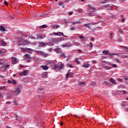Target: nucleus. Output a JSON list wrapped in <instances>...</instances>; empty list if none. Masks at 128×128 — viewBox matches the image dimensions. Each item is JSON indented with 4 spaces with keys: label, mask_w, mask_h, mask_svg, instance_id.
<instances>
[{
    "label": "nucleus",
    "mask_w": 128,
    "mask_h": 128,
    "mask_svg": "<svg viewBox=\"0 0 128 128\" xmlns=\"http://www.w3.org/2000/svg\"><path fill=\"white\" fill-rule=\"evenodd\" d=\"M64 66V64L62 63L60 66H58L56 64L54 66V68H53L54 70H56V72H60L62 68Z\"/></svg>",
    "instance_id": "nucleus-1"
},
{
    "label": "nucleus",
    "mask_w": 128,
    "mask_h": 128,
    "mask_svg": "<svg viewBox=\"0 0 128 128\" xmlns=\"http://www.w3.org/2000/svg\"><path fill=\"white\" fill-rule=\"evenodd\" d=\"M10 66L9 64H7L6 66H1V70L2 72H6L8 68H10Z\"/></svg>",
    "instance_id": "nucleus-2"
},
{
    "label": "nucleus",
    "mask_w": 128,
    "mask_h": 128,
    "mask_svg": "<svg viewBox=\"0 0 128 128\" xmlns=\"http://www.w3.org/2000/svg\"><path fill=\"white\" fill-rule=\"evenodd\" d=\"M22 92V91L20 90V88H16L14 90V94H16L17 96H18Z\"/></svg>",
    "instance_id": "nucleus-3"
},
{
    "label": "nucleus",
    "mask_w": 128,
    "mask_h": 128,
    "mask_svg": "<svg viewBox=\"0 0 128 128\" xmlns=\"http://www.w3.org/2000/svg\"><path fill=\"white\" fill-rule=\"evenodd\" d=\"M53 34L54 36H60L62 34V36H65L66 38H68V36H64V33L62 32H53Z\"/></svg>",
    "instance_id": "nucleus-4"
},
{
    "label": "nucleus",
    "mask_w": 128,
    "mask_h": 128,
    "mask_svg": "<svg viewBox=\"0 0 128 128\" xmlns=\"http://www.w3.org/2000/svg\"><path fill=\"white\" fill-rule=\"evenodd\" d=\"M91 10H93L94 11H92L91 12L88 13V16H94L96 15V13H94V10H96V9H94V8H91Z\"/></svg>",
    "instance_id": "nucleus-5"
},
{
    "label": "nucleus",
    "mask_w": 128,
    "mask_h": 128,
    "mask_svg": "<svg viewBox=\"0 0 128 128\" xmlns=\"http://www.w3.org/2000/svg\"><path fill=\"white\" fill-rule=\"evenodd\" d=\"M36 52L40 54H42V56H44V58H46V56H48V54H46L44 52L38 50L36 51Z\"/></svg>",
    "instance_id": "nucleus-6"
},
{
    "label": "nucleus",
    "mask_w": 128,
    "mask_h": 128,
    "mask_svg": "<svg viewBox=\"0 0 128 128\" xmlns=\"http://www.w3.org/2000/svg\"><path fill=\"white\" fill-rule=\"evenodd\" d=\"M11 60H12V64H16L18 62V60L14 57H12Z\"/></svg>",
    "instance_id": "nucleus-7"
},
{
    "label": "nucleus",
    "mask_w": 128,
    "mask_h": 128,
    "mask_svg": "<svg viewBox=\"0 0 128 128\" xmlns=\"http://www.w3.org/2000/svg\"><path fill=\"white\" fill-rule=\"evenodd\" d=\"M54 52H56V54H62V48H56L55 49H54Z\"/></svg>",
    "instance_id": "nucleus-8"
},
{
    "label": "nucleus",
    "mask_w": 128,
    "mask_h": 128,
    "mask_svg": "<svg viewBox=\"0 0 128 128\" xmlns=\"http://www.w3.org/2000/svg\"><path fill=\"white\" fill-rule=\"evenodd\" d=\"M40 68H42L44 70H48V66H47L42 65Z\"/></svg>",
    "instance_id": "nucleus-9"
},
{
    "label": "nucleus",
    "mask_w": 128,
    "mask_h": 128,
    "mask_svg": "<svg viewBox=\"0 0 128 128\" xmlns=\"http://www.w3.org/2000/svg\"><path fill=\"white\" fill-rule=\"evenodd\" d=\"M52 42H60V39L58 38H53L52 39Z\"/></svg>",
    "instance_id": "nucleus-10"
},
{
    "label": "nucleus",
    "mask_w": 128,
    "mask_h": 128,
    "mask_svg": "<svg viewBox=\"0 0 128 128\" xmlns=\"http://www.w3.org/2000/svg\"><path fill=\"white\" fill-rule=\"evenodd\" d=\"M0 30L2 32H4L6 31V28H4V27L3 26H0Z\"/></svg>",
    "instance_id": "nucleus-11"
},
{
    "label": "nucleus",
    "mask_w": 128,
    "mask_h": 128,
    "mask_svg": "<svg viewBox=\"0 0 128 128\" xmlns=\"http://www.w3.org/2000/svg\"><path fill=\"white\" fill-rule=\"evenodd\" d=\"M26 50H31V52H32V50H34L30 48H21V50H22L23 52H26Z\"/></svg>",
    "instance_id": "nucleus-12"
},
{
    "label": "nucleus",
    "mask_w": 128,
    "mask_h": 128,
    "mask_svg": "<svg viewBox=\"0 0 128 128\" xmlns=\"http://www.w3.org/2000/svg\"><path fill=\"white\" fill-rule=\"evenodd\" d=\"M46 44H48L47 43H44V42H39L40 46H46Z\"/></svg>",
    "instance_id": "nucleus-13"
},
{
    "label": "nucleus",
    "mask_w": 128,
    "mask_h": 128,
    "mask_svg": "<svg viewBox=\"0 0 128 128\" xmlns=\"http://www.w3.org/2000/svg\"><path fill=\"white\" fill-rule=\"evenodd\" d=\"M90 24H90V23H89V24H84V26H86V28H92L90 27Z\"/></svg>",
    "instance_id": "nucleus-14"
},
{
    "label": "nucleus",
    "mask_w": 128,
    "mask_h": 128,
    "mask_svg": "<svg viewBox=\"0 0 128 128\" xmlns=\"http://www.w3.org/2000/svg\"><path fill=\"white\" fill-rule=\"evenodd\" d=\"M110 82H111L113 84H116V80H114V78H110Z\"/></svg>",
    "instance_id": "nucleus-15"
},
{
    "label": "nucleus",
    "mask_w": 128,
    "mask_h": 128,
    "mask_svg": "<svg viewBox=\"0 0 128 128\" xmlns=\"http://www.w3.org/2000/svg\"><path fill=\"white\" fill-rule=\"evenodd\" d=\"M44 36V37H42ZM45 35L37 36V40H42L44 38H45Z\"/></svg>",
    "instance_id": "nucleus-16"
},
{
    "label": "nucleus",
    "mask_w": 128,
    "mask_h": 128,
    "mask_svg": "<svg viewBox=\"0 0 128 128\" xmlns=\"http://www.w3.org/2000/svg\"><path fill=\"white\" fill-rule=\"evenodd\" d=\"M58 5L62 6L63 8H64V2H58Z\"/></svg>",
    "instance_id": "nucleus-17"
},
{
    "label": "nucleus",
    "mask_w": 128,
    "mask_h": 128,
    "mask_svg": "<svg viewBox=\"0 0 128 128\" xmlns=\"http://www.w3.org/2000/svg\"><path fill=\"white\" fill-rule=\"evenodd\" d=\"M61 46H62V48H66H66H70V45L68 44H64L63 45H61Z\"/></svg>",
    "instance_id": "nucleus-18"
},
{
    "label": "nucleus",
    "mask_w": 128,
    "mask_h": 128,
    "mask_svg": "<svg viewBox=\"0 0 128 128\" xmlns=\"http://www.w3.org/2000/svg\"><path fill=\"white\" fill-rule=\"evenodd\" d=\"M23 44H30V41L28 40H24L23 42Z\"/></svg>",
    "instance_id": "nucleus-19"
},
{
    "label": "nucleus",
    "mask_w": 128,
    "mask_h": 128,
    "mask_svg": "<svg viewBox=\"0 0 128 128\" xmlns=\"http://www.w3.org/2000/svg\"><path fill=\"white\" fill-rule=\"evenodd\" d=\"M12 98V94L8 93L7 94V98L8 100H10V98Z\"/></svg>",
    "instance_id": "nucleus-20"
},
{
    "label": "nucleus",
    "mask_w": 128,
    "mask_h": 128,
    "mask_svg": "<svg viewBox=\"0 0 128 128\" xmlns=\"http://www.w3.org/2000/svg\"><path fill=\"white\" fill-rule=\"evenodd\" d=\"M20 74H22V76H26L28 74V70H24L22 73H20Z\"/></svg>",
    "instance_id": "nucleus-21"
},
{
    "label": "nucleus",
    "mask_w": 128,
    "mask_h": 128,
    "mask_svg": "<svg viewBox=\"0 0 128 128\" xmlns=\"http://www.w3.org/2000/svg\"><path fill=\"white\" fill-rule=\"evenodd\" d=\"M82 68H90V64H85L82 66Z\"/></svg>",
    "instance_id": "nucleus-22"
},
{
    "label": "nucleus",
    "mask_w": 128,
    "mask_h": 128,
    "mask_svg": "<svg viewBox=\"0 0 128 128\" xmlns=\"http://www.w3.org/2000/svg\"><path fill=\"white\" fill-rule=\"evenodd\" d=\"M43 78H48V72H44L42 75Z\"/></svg>",
    "instance_id": "nucleus-23"
},
{
    "label": "nucleus",
    "mask_w": 128,
    "mask_h": 128,
    "mask_svg": "<svg viewBox=\"0 0 128 128\" xmlns=\"http://www.w3.org/2000/svg\"><path fill=\"white\" fill-rule=\"evenodd\" d=\"M60 25H54L52 26V28H60Z\"/></svg>",
    "instance_id": "nucleus-24"
},
{
    "label": "nucleus",
    "mask_w": 128,
    "mask_h": 128,
    "mask_svg": "<svg viewBox=\"0 0 128 128\" xmlns=\"http://www.w3.org/2000/svg\"><path fill=\"white\" fill-rule=\"evenodd\" d=\"M1 44H2V46H8L6 42L4 41L1 42Z\"/></svg>",
    "instance_id": "nucleus-25"
},
{
    "label": "nucleus",
    "mask_w": 128,
    "mask_h": 128,
    "mask_svg": "<svg viewBox=\"0 0 128 128\" xmlns=\"http://www.w3.org/2000/svg\"><path fill=\"white\" fill-rule=\"evenodd\" d=\"M0 90H4V92L6 91V86H0Z\"/></svg>",
    "instance_id": "nucleus-26"
},
{
    "label": "nucleus",
    "mask_w": 128,
    "mask_h": 128,
    "mask_svg": "<svg viewBox=\"0 0 128 128\" xmlns=\"http://www.w3.org/2000/svg\"><path fill=\"white\" fill-rule=\"evenodd\" d=\"M114 60L116 61L117 64H122V61H120V60H118V58H115Z\"/></svg>",
    "instance_id": "nucleus-27"
},
{
    "label": "nucleus",
    "mask_w": 128,
    "mask_h": 128,
    "mask_svg": "<svg viewBox=\"0 0 128 128\" xmlns=\"http://www.w3.org/2000/svg\"><path fill=\"white\" fill-rule=\"evenodd\" d=\"M25 58H28V60L30 59V55L28 54H25Z\"/></svg>",
    "instance_id": "nucleus-28"
},
{
    "label": "nucleus",
    "mask_w": 128,
    "mask_h": 128,
    "mask_svg": "<svg viewBox=\"0 0 128 128\" xmlns=\"http://www.w3.org/2000/svg\"><path fill=\"white\" fill-rule=\"evenodd\" d=\"M0 54H2V56H4V54H6V51L2 52V50H0Z\"/></svg>",
    "instance_id": "nucleus-29"
},
{
    "label": "nucleus",
    "mask_w": 128,
    "mask_h": 128,
    "mask_svg": "<svg viewBox=\"0 0 128 128\" xmlns=\"http://www.w3.org/2000/svg\"><path fill=\"white\" fill-rule=\"evenodd\" d=\"M104 54H106V56H108V50H104L103 51Z\"/></svg>",
    "instance_id": "nucleus-30"
},
{
    "label": "nucleus",
    "mask_w": 128,
    "mask_h": 128,
    "mask_svg": "<svg viewBox=\"0 0 128 128\" xmlns=\"http://www.w3.org/2000/svg\"><path fill=\"white\" fill-rule=\"evenodd\" d=\"M67 66L68 68H72V64H67Z\"/></svg>",
    "instance_id": "nucleus-31"
},
{
    "label": "nucleus",
    "mask_w": 128,
    "mask_h": 128,
    "mask_svg": "<svg viewBox=\"0 0 128 128\" xmlns=\"http://www.w3.org/2000/svg\"><path fill=\"white\" fill-rule=\"evenodd\" d=\"M41 28H46L48 26H46V24H44L41 26Z\"/></svg>",
    "instance_id": "nucleus-32"
},
{
    "label": "nucleus",
    "mask_w": 128,
    "mask_h": 128,
    "mask_svg": "<svg viewBox=\"0 0 128 128\" xmlns=\"http://www.w3.org/2000/svg\"><path fill=\"white\" fill-rule=\"evenodd\" d=\"M112 68H118V65L116 64H112Z\"/></svg>",
    "instance_id": "nucleus-33"
},
{
    "label": "nucleus",
    "mask_w": 128,
    "mask_h": 128,
    "mask_svg": "<svg viewBox=\"0 0 128 128\" xmlns=\"http://www.w3.org/2000/svg\"><path fill=\"white\" fill-rule=\"evenodd\" d=\"M72 24H80V22H72Z\"/></svg>",
    "instance_id": "nucleus-34"
},
{
    "label": "nucleus",
    "mask_w": 128,
    "mask_h": 128,
    "mask_svg": "<svg viewBox=\"0 0 128 128\" xmlns=\"http://www.w3.org/2000/svg\"><path fill=\"white\" fill-rule=\"evenodd\" d=\"M60 56H62V58H66V55L64 54H62L60 55Z\"/></svg>",
    "instance_id": "nucleus-35"
},
{
    "label": "nucleus",
    "mask_w": 128,
    "mask_h": 128,
    "mask_svg": "<svg viewBox=\"0 0 128 128\" xmlns=\"http://www.w3.org/2000/svg\"><path fill=\"white\" fill-rule=\"evenodd\" d=\"M74 14V12H68V16H72Z\"/></svg>",
    "instance_id": "nucleus-36"
},
{
    "label": "nucleus",
    "mask_w": 128,
    "mask_h": 128,
    "mask_svg": "<svg viewBox=\"0 0 128 128\" xmlns=\"http://www.w3.org/2000/svg\"><path fill=\"white\" fill-rule=\"evenodd\" d=\"M12 84H14V85L16 84V82L15 80H12Z\"/></svg>",
    "instance_id": "nucleus-37"
},
{
    "label": "nucleus",
    "mask_w": 128,
    "mask_h": 128,
    "mask_svg": "<svg viewBox=\"0 0 128 128\" xmlns=\"http://www.w3.org/2000/svg\"><path fill=\"white\" fill-rule=\"evenodd\" d=\"M78 37H79V38H80V40H84V37L82 36H80Z\"/></svg>",
    "instance_id": "nucleus-38"
},
{
    "label": "nucleus",
    "mask_w": 128,
    "mask_h": 128,
    "mask_svg": "<svg viewBox=\"0 0 128 128\" xmlns=\"http://www.w3.org/2000/svg\"><path fill=\"white\" fill-rule=\"evenodd\" d=\"M29 38H30L31 40H34V36H29Z\"/></svg>",
    "instance_id": "nucleus-39"
},
{
    "label": "nucleus",
    "mask_w": 128,
    "mask_h": 128,
    "mask_svg": "<svg viewBox=\"0 0 128 128\" xmlns=\"http://www.w3.org/2000/svg\"><path fill=\"white\" fill-rule=\"evenodd\" d=\"M79 84L80 86H82V84H84V82H80V83H79Z\"/></svg>",
    "instance_id": "nucleus-40"
},
{
    "label": "nucleus",
    "mask_w": 128,
    "mask_h": 128,
    "mask_svg": "<svg viewBox=\"0 0 128 128\" xmlns=\"http://www.w3.org/2000/svg\"><path fill=\"white\" fill-rule=\"evenodd\" d=\"M66 78H70V72H68L66 76Z\"/></svg>",
    "instance_id": "nucleus-41"
},
{
    "label": "nucleus",
    "mask_w": 128,
    "mask_h": 128,
    "mask_svg": "<svg viewBox=\"0 0 128 128\" xmlns=\"http://www.w3.org/2000/svg\"><path fill=\"white\" fill-rule=\"evenodd\" d=\"M4 4H5V6H8V2H6V1L4 2Z\"/></svg>",
    "instance_id": "nucleus-42"
},
{
    "label": "nucleus",
    "mask_w": 128,
    "mask_h": 128,
    "mask_svg": "<svg viewBox=\"0 0 128 128\" xmlns=\"http://www.w3.org/2000/svg\"><path fill=\"white\" fill-rule=\"evenodd\" d=\"M122 92V94H126V92L123 90L122 92Z\"/></svg>",
    "instance_id": "nucleus-43"
},
{
    "label": "nucleus",
    "mask_w": 128,
    "mask_h": 128,
    "mask_svg": "<svg viewBox=\"0 0 128 128\" xmlns=\"http://www.w3.org/2000/svg\"><path fill=\"white\" fill-rule=\"evenodd\" d=\"M78 12H80V14H82V10L80 9V10H78Z\"/></svg>",
    "instance_id": "nucleus-44"
},
{
    "label": "nucleus",
    "mask_w": 128,
    "mask_h": 128,
    "mask_svg": "<svg viewBox=\"0 0 128 128\" xmlns=\"http://www.w3.org/2000/svg\"><path fill=\"white\" fill-rule=\"evenodd\" d=\"M107 2H108V0H105V1L101 2V4H106Z\"/></svg>",
    "instance_id": "nucleus-45"
},
{
    "label": "nucleus",
    "mask_w": 128,
    "mask_h": 128,
    "mask_svg": "<svg viewBox=\"0 0 128 128\" xmlns=\"http://www.w3.org/2000/svg\"><path fill=\"white\" fill-rule=\"evenodd\" d=\"M76 62H77V64H80V62L78 60H76Z\"/></svg>",
    "instance_id": "nucleus-46"
},
{
    "label": "nucleus",
    "mask_w": 128,
    "mask_h": 128,
    "mask_svg": "<svg viewBox=\"0 0 128 128\" xmlns=\"http://www.w3.org/2000/svg\"><path fill=\"white\" fill-rule=\"evenodd\" d=\"M8 84H12V80H8Z\"/></svg>",
    "instance_id": "nucleus-47"
},
{
    "label": "nucleus",
    "mask_w": 128,
    "mask_h": 128,
    "mask_svg": "<svg viewBox=\"0 0 128 128\" xmlns=\"http://www.w3.org/2000/svg\"><path fill=\"white\" fill-rule=\"evenodd\" d=\"M124 48V50H128V47H126V46H123Z\"/></svg>",
    "instance_id": "nucleus-48"
},
{
    "label": "nucleus",
    "mask_w": 128,
    "mask_h": 128,
    "mask_svg": "<svg viewBox=\"0 0 128 128\" xmlns=\"http://www.w3.org/2000/svg\"><path fill=\"white\" fill-rule=\"evenodd\" d=\"M20 68H24V66H23L22 64H20Z\"/></svg>",
    "instance_id": "nucleus-49"
},
{
    "label": "nucleus",
    "mask_w": 128,
    "mask_h": 128,
    "mask_svg": "<svg viewBox=\"0 0 128 128\" xmlns=\"http://www.w3.org/2000/svg\"><path fill=\"white\" fill-rule=\"evenodd\" d=\"M122 22H124V18H122Z\"/></svg>",
    "instance_id": "nucleus-50"
},
{
    "label": "nucleus",
    "mask_w": 128,
    "mask_h": 128,
    "mask_svg": "<svg viewBox=\"0 0 128 128\" xmlns=\"http://www.w3.org/2000/svg\"><path fill=\"white\" fill-rule=\"evenodd\" d=\"M0 76L2 78H4V76L2 75H0Z\"/></svg>",
    "instance_id": "nucleus-51"
},
{
    "label": "nucleus",
    "mask_w": 128,
    "mask_h": 128,
    "mask_svg": "<svg viewBox=\"0 0 128 128\" xmlns=\"http://www.w3.org/2000/svg\"><path fill=\"white\" fill-rule=\"evenodd\" d=\"M3 64H4V63H2V62H0V66H2Z\"/></svg>",
    "instance_id": "nucleus-52"
},
{
    "label": "nucleus",
    "mask_w": 128,
    "mask_h": 128,
    "mask_svg": "<svg viewBox=\"0 0 128 128\" xmlns=\"http://www.w3.org/2000/svg\"><path fill=\"white\" fill-rule=\"evenodd\" d=\"M74 30V28L73 27V28H71L72 30Z\"/></svg>",
    "instance_id": "nucleus-53"
},
{
    "label": "nucleus",
    "mask_w": 128,
    "mask_h": 128,
    "mask_svg": "<svg viewBox=\"0 0 128 128\" xmlns=\"http://www.w3.org/2000/svg\"><path fill=\"white\" fill-rule=\"evenodd\" d=\"M105 84H108V82H106Z\"/></svg>",
    "instance_id": "nucleus-54"
},
{
    "label": "nucleus",
    "mask_w": 128,
    "mask_h": 128,
    "mask_svg": "<svg viewBox=\"0 0 128 128\" xmlns=\"http://www.w3.org/2000/svg\"><path fill=\"white\" fill-rule=\"evenodd\" d=\"M27 61L28 62H30V60H27Z\"/></svg>",
    "instance_id": "nucleus-55"
},
{
    "label": "nucleus",
    "mask_w": 128,
    "mask_h": 128,
    "mask_svg": "<svg viewBox=\"0 0 128 128\" xmlns=\"http://www.w3.org/2000/svg\"><path fill=\"white\" fill-rule=\"evenodd\" d=\"M108 6L106 5V6H104V8H108Z\"/></svg>",
    "instance_id": "nucleus-56"
},
{
    "label": "nucleus",
    "mask_w": 128,
    "mask_h": 128,
    "mask_svg": "<svg viewBox=\"0 0 128 128\" xmlns=\"http://www.w3.org/2000/svg\"><path fill=\"white\" fill-rule=\"evenodd\" d=\"M78 52H82V50H78Z\"/></svg>",
    "instance_id": "nucleus-57"
},
{
    "label": "nucleus",
    "mask_w": 128,
    "mask_h": 128,
    "mask_svg": "<svg viewBox=\"0 0 128 128\" xmlns=\"http://www.w3.org/2000/svg\"><path fill=\"white\" fill-rule=\"evenodd\" d=\"M62 124H63L62 122H61L60 123V126H62Z\"/></svg>",
    "instance_id": "nucleus-58"
},
{
    "label": "nucleus",
    "mask_w": 128,
    "mask_h": 128,
    "mask_svg": "<svg viewBox=\"0 0 128 128\" xmlns=\"http://www.w3.org/2000/svg\"><path fill=\"white\" fill-rule=\"evenodd\" d=\"M48 52H52V49H48Z\"/></svg>",
    "instance_id": "nucleus-59"
},
{
    "label": "nucleus",
    "mask_w": 128,
    "mask_h": 128,
    "mask_svg": "<svg viewBox=\"0 0 128 128\" xmlns=\"http://www.w3.org/2000/svg\"><path fill=\"white\" fill-rule=\"evenodd\" d=\"M115 54V56H118V54Z\"/></svg>",
    "instance_id": "nucleus-60"
},
{
    "label": "nucleus",
    "mask_w": 128,
    "mask_h": 128,
    "mask_svg": "<svg viewBox=\"0 0 128 128\" xmlns=\"http://www.w3.org/2000/svg\"><path fill=\"white\" fill-rule=\"evenodd\" d=\"M15 118H18V116L17 115H14Z\"/></svg>",
    "instance_id": "nucleus-61"
},
{
    "label": "nucleus",
    "mask_w": 128,
    "mask_h": 128,
    "mask_svg": "<svg viewBox=\"0 0 128 128\" xmlns=\"http://www.w3.org/2000/svg\"><path fill=\"white\" fill-rule=\"evenodd\" d=\"M39 90H42V88H40Z\"/></svg>",
    "instance_id": "nucleus-62"
},
{
    "label": "nucleus",
    "mask_w": 128,
    "mask_h": 128,
    "mask_svg": "<svg viewBox=\"0 0 128 128\" xmlns=\"http://www.w3.org/2000/svg\"><path fill=\"white\" fill-rule=\"evenodd\" d=\"M6 104H10V102H6Z\"/></svg>",
    "instance_id": "nucleus-63"
},
{
    "label": "nucleus",
    "mask_w": 128,
    "mask_h": 128,
    "mask_svg": "<svg viewBox=\"0 0 128 128\" xmlns=\"http://www.w3.org/2000/svg\"><path fill=\"white\" fill-rule=\"evenodd\" d=\"M126 100H128V97L126 98Z\"/></svg>",
    "instance_id": "nucleus-64"
}]
</instances>
